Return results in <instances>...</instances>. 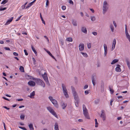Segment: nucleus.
<instances>
[{
  "instance_id": "aec40b11",
  "label": "nucleus",
  "mask_w": 130,
  "mask_h": 130,
  "mask_svg": "<svg viewBox=\"0 0 130 130\" xmlns=\"http://www.w3.org/2000/svg\"><path fill=\"white\" fill-rule=\"evenodd\" d=\"M47 110L51 113L54 110L50 107H47Z\"/></svg>"
},
{
  "instance_id": "4468645a",
  "label": "nucleus",
  "mask_w": 130,
  "mask_h": 130,
  "mask_svg": "<svg viewBox=\"0 0 130 130\" xmlns=\"http://www.w3.org/2000/svg\"><path fill=\"white\" fill-rule=\"evenodd\" d=\"M81 30L82 32L85 34H87V30L86 28L84 26L82 27L81 28Z\"/></svg>"
},
{
  "instance_id": "20e7f679",
  "label": "nucleus",
  "mask_w": 130,
  "mask_h": 130,
  "mask_svg": "<svg viewBox=\"0 0 130 130\" xmlns=\"http://www.w3.org/2000/svg\"><path fill=\"white\" fill-rule=\"evenodd\" d=\"M108 4L107 2L105 1H104L103 3V13L104 14H105L106 12L107 11L108 8Z\"/></svg>"
},
{
  "instance_id": "f03ea898",
  "label": "nucleus",
  "mask_w": 130,
  "mask_h": 130,
  "mask_svg": "<svg viewBox=\"0 0 130 130\" xmlns=\"http://www.w3.org/2000/svg\"><path fill=\"white\" fill-rule=\"evenodd\" d=\"M83 114L86 118L89 119L90 117L88 115V110L86 108L85 105L84 104L83 105Z\"/></svg>"
},
{
  "instance_id": "5701e85b",
  "label": "nucleus",
  "mask_w": 130,
  "mask_h": 130,
  "mask_svg": "<svg viewBox=\"0 0 130 130\" xmlns=\"http://www.w3.org/2000/svg\"><path fill=\"white\" fill-rule=\"evenodd\" d=\"M47 52L48 53V54L50 56H51L53 59L55 60H56V59L55 58V57L52 55V54H51V53H50V52L49 51H47Z\"/></svg>"
},
{
  "instance_id": "7c9ffc66",
  "label": "nucleus",
  "mask_w": 130,
  "mask_h": 130,
  "mask_svg": "<svg viewBox=\"0 0 130 130\" xmlns=\"http://www.w3.org/2000/svg\"><path fill=\"white\" fill-rule=\"evenodd\" d=\"M25 116L24 115L22 114L20 116V119L22 120H24L25 119Z\"/></svg>"
},
{
  "instance_id": "052dcab7",
  "label": "nucleus",
  "mask_w": 130,
  "mask_h": 130,
  "mask_svg": "<svg viewBox=\"0 0 130 130\" xmlns=\"http://www.w3.org/2000/svg\"><path fill=\"white\" fill-rule=\"evenodd\" d=\"M107 51H104V56H106V55L107 53Z\"/></svg>"
},
{
  "instance_id": "423d86ee",
  "label": "nucleus",
  "mask_w": 130,
  "mask_h": 130,
  "mask_svg": "<svg viewBox=\"0 0 130 130\" xmlns=\"http://www.w3.org/2000/svg\"><path fill=\"white\" fill-rule=\"evenodd\" d=\"M36 82L37 84L41 85L43 87H45V84L44 83L41 79H37L36 80Z\"/></svg>"
},
{
  "instance_id": "79ce46f5",
  "label": "nucleus",
  "mask_w": 130,
  "mask_h": 130,
  "mask_svg": "<svg viewBox=\"0 0 130 130\" xmlns=\"http://www.w3.org/2000/svg\"><path fill=\"white\" fill-rule=\"evenodd\" d=\"M116 43V40L115 39H113V42L112 44L115 45Z\"/></svg>"
},
{
  "instance_id": "09e8293b",
  "label": "nucleus",
  "mask_w": 130,
  "mask_h": 130,
  "mask_svg": "<svg viewBox=\"0 0 130 130\" xmlns=\"http://www.w3.org/2000/svg\"><path fill=\"white\" fill-rule=\"evenodd\" d=\"M92 33L94 36H96L97 34V33L95 32H92Z\"/></svg>"
},
{
  "instance_id": "c9c22d12",
  "label": "nucleus",
  "mask_w": 130,
  "mask_h": 130,
  "mask_svg": "<svg viewBox=\"0 0 130 130\" xmlns=\"http://www.w3.org/2000/svg\"><path fill=\"white\" fill-rule=\"evenodd\" d=\"M104 51H107V47L106 44H104Z\"/></svg>"
},
{
  "instance_id": "4d7b16f0",
  "label": "nucleus",
  "mask_w": 130,
  "mask_h": 130,
  "mask_svg": "<svg viewBox=\"0 0 130 130\" xmlns=\"http://www.w3.org/2000/svg\"><path fill=\"white\" fill-rule=\"evenodd\" d=\"M85 94L87 95L89 93V92L88 91L86 90L85 91Z\"/></svg>"
},
{
  "instance_id": "9b49d317",
  "label": "nucleus",
  "mask_w": 130,
  "mask_h": 130,
  "mask_svg": "<svg viewBox=\"0 0 130 130\" xmlns=\"http://www.w3.org/2000/svg\"><path fill=\"white\" fill-rule=\"evenodd\" d=\"M102 113L101 114L100 117L102 118L103 121H105L106 119V116L105 114L103 112V111H102Z\"/></svg>"
},
{
  "instance_id": "473e14b6",
  "label": "nucleus",
  "mask_w": 130,
  "mask_h": 130,
  "mask_svg": "<svg viewBox=\"0 0 130 130\" xmlns=\"http://www.w3.org/2000/svg\"><path fill=\"white\" fill-rule=\"evenodd\" d=\"M95 127H97L98 126V123L97 121V119H95Z\"/></svg>"
},
{
  "instance_id": "13d9d810",
  "label": "nucleus",
  "mask_w": 130,
  "mask_h": 130,
  "mask_svg": "<svg viewBox=\"0 0 130 130\" xmlns=\"http://www.w3.org/2000/svg\"><path fill=\"white\" fill-rule=\"evenodd\" d=\"M32 60L33 61V63H34V64H35V62L36 60H35V58H34L33 57L32 58Z\"/></svg>"
},
{
  "instance_id": "6e6552de",
  "label": "nucleus",
  "mask_w": 130,
  "mask_h": 130,
  "mask_svg": "<svg viewBox=\"0 0 130 130\" xmlns=\"http://www.w3.org/2000/svg\"><path fill=\"white\" fill-rule=\"evenodd\" d=\"M79 47V50L80 51H82L84 49V45L83 43H80Z\"/></svg>"
},
{
  "instance_id": "5fc2aeb1",
  "label": "nucleus",
  "mask_w": 130,
  "mask_h": 130,
  "mask_svg": "<svg viewBox=\"0 0 130 130\" xmlns=\"http://www.w3.org/2000/svg\"><path fill=\"white\" fill-rule=\"evenodd\" d=\"M88 87V85H85L84 88V89H85L87 88Z\"/></svg>"
},
{
  "instance_id": "4c0bfd02",
  "label": "nucleus",
  "mask_w": 130,
  "mask_h": 130,
  "mask_svg": "<svg viewBox=\"0 0 130 130\" xmlns=\"http://www.w3.org/2000/svg\"><path fill=\"white\" fill-rule=\"evenodd\" d=\"M87 46L88 48L90 49L91 47V44L90 43H87Z\"/></svg>"
},
{
  "instance_id": "c85d7f7f",
  "label": "nucleus",
  "mask_w": 130,
  "mask_h": 130,
  "mask_svg": "<svg viewBox=\"0 0 130 130\" xmlns=\"http://www.w3.org/2000/svg\"><path fill=\"white\" fill-rule=\"evenodd\" d=\"M81 53L83 55V56L85 57H87L88 55L86 53H84L83 52H81Z\"/></svg>"
},
{
  "instance_id": "58836bf2",
  "label": "nucleus",
  "mask_w": 130,
  "mask_h": 130,
  "mask_svg": "<svg viewBox=\"0 0 130 130\" xmlns=\"http://www.w3.org/2000/svg\"><path fill=\"white\" fill-rule=\"evenodd\" d=\"M8 1V0H4L1 3V4H4L6 3Z\"/></svg>"
},
{
  "instance_id": "0eeeda50",
  "label": "nucleus",
  "mask_w": 130,
  "mask_h": 130,
  "mask_svg": "<svg viewBox=\"0 0 130 130\" xmlns=\"http://www.w3.org/2000/svg\"><path fill=\"white\" fill-rule=\"evenodd\" d=\"M42 76L45 81L46 84L48 85H50V84L48 81V77L46 73L45 72L44 74L42 75Z\"/></svg>"
},
{
  "instance_id": "e433bc0d",
  "label": "nucleus",
  "mask_w": 130,
  "mask_h": 130,
  "mask_svg": "<svg viewBox=\"0 0 130 130\" xmlns=\"http://www.w3.org/2000/svg\"><path fill=\"white\" fill-rule=\"evenodd\" d=\"M96 19L94 16L91 17V20L92 21H94Z\"/></svg>"
},
{
  "instance_id": "72a5a7b5",
  "label": "nucleus",
  "mask_w": 130,
  "mask_h": 130,
  "mask_svg": "<svg viewBox=\"0 0 130 130\" xmlns=\"http://www.w3.org/2000/svg\"><path fill=\"white\" fill-rule=\"evenodd\" d=\"M100 101V100L99 99H97L95 100L94 102L95 103L97 104H98Z\"/></svg>"
},
{
  "instance_id": "c756f323",
  "label": "nucleus",
  "mask_w": 130,
  "mask_h": 130,
  "mask_svg": "<svg viewBox=\"0 0 130 130\" xmlns=\"http://www.w3.org/2000/svg\"><path fill=\"white\" fill-rule=\"evenodd\" d=\"M40 17L41 19L42 22V23L44 24H45V21H44V20H43L41 14V13H40Z\"/></svg>"
},
{
  "instance_id": "6ab92c4d",
  "label": "nucleus",
  "mask_w": 130,
  "mask_h": 130,
  "mask_svg": "<svg viewBox=\"0 0 130 130\" xmlns=\"http://www.w3.org/2000/svg\"><path fill=\"white\" fill-rule=\"evenodd\" d=\"M101 92H103L104 91V85L103 84H102L101 85Z\"/></svg>"
},
{
  "instance_id": "dca6fc26",
  "label": "nucleus",
  "mask_w": 130,
  "mask_h": 130,
  "mask_svg": "<svg viewBox=\"0 0 130 130\" xmlns=\"http://www.w3.org/2000/svg\"><path fill=\"white\" fill-rule=\"evenodd\" d=\"M54 129L55 130H59L58 125V123L57 122L55 123V124Z\"/></svg>"
},
{
  "instance_id": "c03bdc74",
  "label": "nucleus",
  "mask_w": 130,
  "mask_h": 130,
  "mask_svg": "<svg viewBox=\"0 0 130 130\" xmlns=\"http://www.w3.org/2000/svg\"><path fill=\"white\" fill-rule=\"evenodd\" d=\"M61 8L63 10H64L66 9V7L65 6H62Z\"/></svg>"
},
{
  "instance_id": "393cba45",
  "label": "nucleus",
  "mask_w": 130,
  "mask_h": 130,
  "mask_svg": "<svg viewBox=\"0 0 130 130\" xmlns=\"http://www.w3.org/2000/svg\"><path fill=\"white\" fill-rule=\"evenodd\" d=\"M19 70L21 72H24V68L22 66H20Z\"/></svg>"
},
{
  "instance_id": "603ef678",
  "label": "nucleus",
  "mask_w": 130,
  "mask_h": 130,
  "mask_svg": "<svg viewBox=\"0 0 130 130\" xmlns=\"http://www.w3.org/2000/svg\"><path fill=\"white\" fill-rule=\"evenodd\" d=\"M113 25H114L115 27H116L117 26V25L116 23L115 22V21H113Z\"/></svg>"
},
{
  "instance_id": "a19ab883",
  "label": "nucleus",
  "mask_w": 130,
  "mask_h": 130,
  "mask_svg": "<svg viewBox=\"0 0 130 130\" xmlns=\"http://www.w3.org/2000/svg\"><path fill=\"white\" fill-rule=\"evenodd\" d=\"M49 2L48 0H46V7H47L48 6L49 4Z\"/></svg>"
},
{
  "instance_id": "ea45409f",
  "label": "nucleus",
  "mask_w": 130,
  "mask_h": 130,
  "mask_svg": "<svg viewBox=\"0 0 130 130\" xmlns=\"http://www.w3.org/2000/svg\"><path fill=\"white\" fill-rule=\"evenodd\" d=\"M32 4L31 3H30L26 7V9L27 8H28L30 7L32 5Z\"/></svg>"
},
{
  "instance_id": "774afa93",
  "label": "nucleus",
  "mask_w": 130,
  "mask_h": 130,
  "mask_svg": "<svg viewBox=\"0 0 130 130\" xmlns=\"http://www.w3.org/2000/svg\"><path fill=\"white\" fill-rule=\"evenodd\" d=\"M25 6L24 5H23L22 6V9H24V8H25Z\"/></svg>"
},
{
  "instance_id": "39448f33",
  "label": "nucleus",
  "mask_w": 130,
  "mask_h": 130,
  "mask_svg": "<svg viewBox=\"0 0 130 130\" xmlns=\"http://www.w3.org/2000/svg\"><path fill=\"white\" fill-rule=\"evenodd\" d=\"M62 86L64 95H65V97L66 98H68L69 96L68 94V91L66 88V87L63 84H62Z\"/></svg>"
},
{
  "instance_id": "a878e982",
  "label": "nucleus",
  "mask_w": 130,
  "mask_h": 130,
  "mask_svg": "<svg viewBox=\"0 0 130 130\" xmlns=\"http://www.w3.org/2000/svg\"><path fill=\"white\" fill-rule=\"evenodd\" d=\"M31 47L32 49V51L34 52L35 54L36 55H37V52L36 51L35 48L33 46H31Z\"/></svg>"
},
{
  "instance_id": "2eb2a0df",
  "label": "nucleus",
  "mask_w": 130,
  "mask_h": 130,
  "mask_svg": "<svg viewBox=\"0 0 130 130\" xmlns=\"http://www.w3.org/2000/svg\"><path fill=\"white\" fill-rule=\"evenodd\" d=\"M125 61L127 63V65L128 66V68L130 70V63L128 59L127 58H126L125 59Z\"/></svg>"
},
{
  "instance_id": "9d476101",
  "label": "nucleus",
  "mask_w": 130,
  "mask_h": 130,
  "mask_svg": "<svg viewBox=\"0 0 130 130\" xmlns=\"http://www.w3.org/2000/svg\"><path fill=\"white\" fill-rule=\"evenodd\" d=\"M61 106L62 108L64 109H65L66 107L67 106V104L66 103H65L63 101H62L60 103Z\"/></svg>"
},
{
  "instance_id": "f704fd0d",
  "label": "nucleus",
  "mask_w": 130,
  "mask_h": 130,
  "mask_svg": "<svg viewBox=\"0 0 130 130\" xmlns=\"http://www.w3.org/2000/svg\"><path fill=\"white\" fill-rule=\"evenodd\" d=\"M67 40L68 41L72 42L73 41L72 38H68L67 39Z\"/></svg>"
},
{
  "instance_id": "864d4df0",
  "label": "nucleus",
  "mask_w": 130,
  "mask_h": 130,
  "mask_svg": "<svg viewBox=\"0 0 130 130\" xmlns=\"http://www.w3.org/2000/svg\"><path fill=\"white\" fill-rule=\"evenodd\" d=\"M13 54L15 56H18V54L15 52H14L13 53Z\"/></svg>"
},
{
  "instance_id": "f3484780",
  "label": "nucleus",
  "mask_w": 130,
  "mask_h": 130,
  "mask_svg": "<svg viewBox=\"0 0 130 130\" xmlns=\"http://www.w3.org/2000/svg\"><path fill=\"white\" fill-rule=\"evenodd\" d=\"M35 95V91H33L32 92L30 93V95L28 96L31 98H34L32 97L34 96Z\"/></svg>"
},
{
  "instance_id": "a18cd8bd",
  "label": "nucleus",
  "mask_w": 130,
  "mask_h": 130,
  "mask_svg": "<svg viewBox=\"0 0 130 130\" xmlns=\"http://www.w3.org/2000/svg\"><path fill=\"white\" fill-rule=\"evenodd\" d=\"M7 9L6 7H4L3 8H1L0 9V11H2L6 10Z\"/></svg>"
},
{
  "instance_id": "69168bd1",
  "label": "nucleus",
  "mask_w": 130,
  "mask_h": 130,
  "mask_svg": "<svg viewBox=\"0 0 130 130\" xmlns=\"http://www.w3.org/2000/svg\"><path fill=\"white\" fill-rule=\"evenodd\" d=\"M3 107L5 108V109H6L7 110H9V109L10 108H9L7 107L6 106H4Z\"/></svg>"
},
{
  "instance_id": "e2e57ef3",
  "label": "nucleus",
  "mask_w": 130,
  "mask_h": 130,
  "mask_svg": "<svg viewBox=\"0 0 130 130\" xmlns=\"http://www.w3.org/2000/svg\"><path fill=\"white\" fill-rule=\"evenodd\" d=\"M90 10L92 12V13H94V10L92 9H90Z\"/></svg>"
},
{
  "instance_id": "3c124183",
  "label": "nucleus",
  "mask_w": 130,
  "mask_h": 130,
  "mask_svg": "<svg viewBox=\"0 0 130 130\" xmlns=\"http://www.w3.org/2000/svg\"><path fill=\"white\" fill-rule=\"evenodd\" d=\"M24 52L25 53V55H28V53L27 52L26 50H24Z\"/></svg>"
},
{
  "instance_id": "b1692460",
  "label": "nucleus",
  "mask_w": 130,
  "mask_h": 130,
  "mask_svg": "<svg viewBox=\"0 0 130 130\" xmlns=\"http://www.w3.org/2000/svg\"><path fill=\"white\" fill-rule=\"evenodd\" d=\"M110 27L111 29V31L112 32H113L114 30V28L113 25L112 24H110Z\"/></svg>"
},
{
  "instance_id": "8fccbe9b",
  "label": "nucleus",
  "mask_w": 130,
  "mask_h": 130,
  "mask_svg": "<svg viewBox=\"0 0 130 130\" xmlns=\"http://www.w3.org/2000/svg\"><path fill=\"white\" fill-rule=\"evenodd\" d=\"M4 49L10 51V48L8 47H4Z\"/></svg>"
},
{
  "instance_id": "1a4fd4ad",
  "label": "nucleus",
  "mask_w": 130,
  "mask_h": 130,
  "mask_svg": "<svg viewBox=\"0 0 130 130\" xmlns=\"http://www.w3.org/2000/svg\"><path fill=\"white\" fill-rule=\"evenodd\" d=\"M96 76L95 75H93L92 77V84L94 86L95 85V82L96 80Z\"/></svg>"
},
{
  "instance_id": "37998d69",
  "label": "nucleus",
  "mask_w": 130,
  "mask_h": 130,
  "mask_svg": "<svg viewBox=\"0 0 130 130\" xmlns=\"http://www.w3.org/2000/svg\"><path fill=\"white\" fill-rule=\"evenodd\" d=\"M19 128L23 130H27V129L24 127L19 126Z\"/></svg>"
},
{
  "instance_id": "4be33fe9",
  "label": "nucleus",
  "mask_w": 130,
  "mask_h": 130,
  "mask_svg": "<svg viewBox=\"0 0 130 130\" xmlns=\"http://www.w3.org/2000/svg\"><path fill=\"white\" fill-rule=\"evenodd\" d=\"M118 59H114L111 63L112 64H113L116 63H117L118 61Z\"/></svg>"
},
{
  "instance_id": "0e129e2a",
  "label": "nucleus",
  "mask_w": 130,
  "mask_h": 130,
  "mask_svg": "<svg viewBox=\"0 0 130 130\" xmlns=\"http://www.w3.org/2000/svg\"><path fill=\"white\" fill-rule=\"evenodd\" d=\"M113 100H111V101H110V105L111 106L112 105V102H113Z\"/></svg>"
},
{
  "instance_id": "a211bd4d",
  "label": "nucleus",
  "mask_w": 130,
  "mask_h": 130,
  "mask_svg": "<svg viewBox=\"0 0 130 130\" xmlns=\"http://www.w3.org/2000/svg\"><path fill=\"white\" fill-rule=\"evenodd\" d=\"M28 126L30 130H34V128L32 123H30L29 124Z\"/></svg>"
},
{
  "instance_id": "6e6d98bb",
  "label": "nucleus",
  "mask_w": 130,
  "mask_h": 130,
  "mask_svg": "<svg viewBox=\"0 0 130 130\" xmlns=\"http://www.w3.org/2000/svg\"><path fill=\"white\" fill-rule=\"evenodd\" d=\"M22 15H21V16H20L18 19H17L16 20V21H17L19 20L21 18V17Z\"/></svg>"
},
{
  "instance_id": "ddd939ff",
  "label": "nucleus",
  "mask_w": 130,
  "mask_h": 130,
  "mask_svg": "<svg viewBox=\"0 0 130 130\" xmlns=\"http://www.w3.org/2000/svg\"><path fill=\"white\" fill-rule=\"evenodd\" d=\"M28 84L31 86H34L35 85V83L33 81H31L28 82Z\"/></svg>"
},
{
  "instance_id": "f8f14e48",
  "label": "nucleus",
  "mask_w": 130,
  "mask_h": 130,
  "mask_svg": "<svg viewBox=\"0 0 130 130\" xmlns=\"http://www.w3.org/2000/svg\"><path fill=\"white\" fill-rule=\"evenodd\" d=\"M117 67L115 68L116 71L120 72L121 71V69L120 68V66L119 64H117Z\"/></svg>"
},
{
  "instance_id": "49530a36",
  "label": "nucleus",
  "mask_w": 130,
  "mask_h": 130,
  "mask_svg": "<svg viewBox=\"0 0 130 130\" xmlns=\"http://www.w3.org/2000/svg\"><path fill=\"white\" fill-rule=\"evenodd\" d=\"M69 3L70 4H72V5H74L73 2L71 0H69Z\"/></svg>"
},
{
  "instance_id": "de8ad7c7",
  "label": "nucleus",
  "mask_w": 130,
  "mask_h": 130,
  "mask_svg": "<svg viewBox=\"0 0 130 130\" xmlns=\"http://www.w3.org/2000/svg\"><path fill=\"white\" fill-rule=\"evenodd\" d=\"M115 45H112V48H111V50L112 51H113L115 48Z\"/></svg>"
},
{
  "instance_id": "bf43d9fd",
  "label": "nucleus",
  "mask_w": 130,
  "mask_h": 130,
  "mask_svg": "<svg viewBox=\"0 0 130 130\" xmlns=\"http://www.w3.org/2000/svg\"><path fill=\"white\" fill-rule=\"evenodd\" d=\"M125 32L126 35L128 34L127 29H125Z\"/></svg>"
},
{
  "instance_id": "338daca9",
  "label": "nucleus",
  "mask_w": 130,
  "mask_h": 130,
  "mask_svg": "<svg viewBox=\"0 0 130 130\" xmlns=\"http://www.w3.org/2000/svg\"><path fill=\"white\" fill-rule=\"evenodd\" d=\"M18 101H22L23 100V99H17V100Z\"/></svg>"
},
{
  "instance_id": "7ed1b4c3",
  "label": "nucleus",
  "mask_w": 130,
  "mask_h": 130,
  "mask_svg": "<svg viewBox=\"0 0 130 130\" xmlns=\"http://www.w3.org/2000/svg\"><path fill=\"white\" fill-rule=\"evenodd\" d=\"M48 98L55 107L57 108L59 106L57 103V102L56 100L54 99L53 97L51 96H49L48 97Z\"/></svg>"
},
{
  "instance_id": "680f3d73",
  "label": "nucleus",
  "mask_w": 130,
  "mask_h": 130,
  "mask_svg": "<svg viewBox=\"0 0 130 130\" xmlns=\"http://www.w3.org/2000/svg\"><path fill=\"white\" fill-rule=\"evenodd\" d=\"M3 98L5 100H7L8 101H9V100L8 99L5 97H3Z\"/></svg>"
},
{
  "instance_id": "f257e3e1",
  "label": "nucleus",
  "mask_w": 130,
  "mask_h": 130,
  "mask_svg": "<svg viewBox=\"0 0 130 130\" xmlns=\"http://www.w3.org/2000/svg\"><path fill=\"white\" fill-rule=\"evenodd\" d=\"M71 88L74 99L75 101V102L76 106V107H78V103L79 101L78 96L74 88L72 86H71Z\"/></svg>"
},
{
  "instance_id": "bb28decb",
  "label": "nucleus",
  "mask_w": 130,
  "mask_h": 130,
  "mask_svg": "<svg viewBox=\"0 0 130 130\" xmlns=\"http://www.w3.org/2000/svg\"><path fill=\"white\" fill-rule=\"evenodd\" d=\"M51 113L53 115L55 116L57 118V115L56 114V113L55 112L54 110Z\"/></svg>"
},
{
  "instance_id": "412c9836",
  "label": "nucleus",
  "mask_w": 130,
  "mask_h": 130,
  "mask_svg": "<svg viewBox=\"0 0 130 130\" xmlns=\"http://www.w3.org/2000/svg\"><path fill=\"white\" fill-rule=\"evenodd\" d=\"M13 19V18L12 17L10 19L8 20L7 22L5 24V25H7L8 24L10 23L11 22L12 20Z\"/></svg>"
},
{
  "instance_id": "cd10ccee",
  "label": "nucleus",
  "mask_w": 130,
  "mask_h": 130,
  "mask_svg": "<svg viewBox=\"0 0 130 130\" xmlns=\"http://www.w3.org/2000/svg\"><path fill=\"white\" fill-rule=\"evenodd\" d=\"M72 23L74 26H77V24L76 21L74 20H73Z\"/></svg>"
},
{
  "instance_id": "2f4dec72",
  "label": "nucleus",
  "mask_w": 130,
  "mask_h": 130,
  "mask_svg": "<svg viewBox=\"0 0 130 130\" xmlns=\"http://www.w3.org/2000/svg\"><path fill=\"white\" fill-rule=\"evenodd\" d=\"M109 88L111 94H113L114 92V90L113 89H111L110 86H109Z\"/></svg>"
}]
</instances>
